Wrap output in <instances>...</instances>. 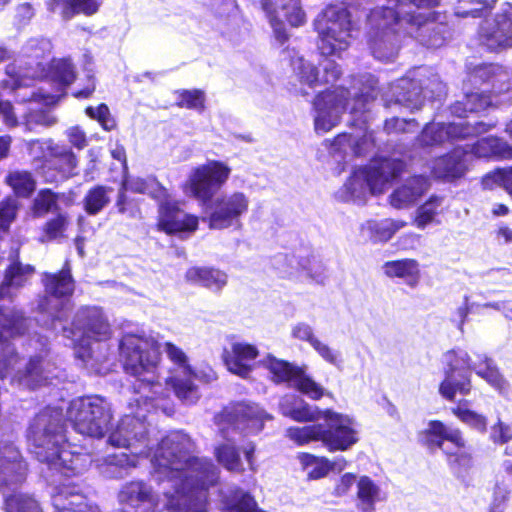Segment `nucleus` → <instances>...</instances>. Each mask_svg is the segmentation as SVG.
<instances>
[{"instance_id": "obj_1", "label": "nucleus", "mask_w": 512, "mask_h": 512, "mask_svg": "<svg viewBox=\"0 0 512 512\" xmlns=\"http://www.w3.org/2000/svg\"><path fill=\"white\" fill-rule=\"evenodd\" d=\"M196 447L192 438L182 431H170L157 445L153 456L155 470L174 484L175 497L189 509L202 512L207 493L219 482V470L206 457L192 455Z\"/></svg>"}, {"instance_id": "obj_2", "label": "nucleus", "mask_w": 512, "mask_h": 512, "mask_svg": "<svg viewBox=\"0 0 512 512\" xmlns=\"http://www.w3.org/2000/svg\"><path fill=\"white\" fill-rule=\"evenodd\" d=\"M27 439L36 458L65 477L82 474L91 463L88 454L76 451V446L68 443L61 409L45 407L38 412L29 424Z\"/></svg>"}, {"instance_id": "obj_3", "label": "nucleus", "mask_w": 512, "mask_h": 512, "mask_svg": "<svg viewBox=\"0 0 512 512\" xmlns=\"http://www.w3.org/2000/svg\"><path fill=\"white\" fill-rule=\"evenodd\" d=\"M51 325L71 340L74 349L89 347L92 341H107L112 336L111 325L103 309L94 305L80 306L68 321L65 306L61 304L51 316Z\"/></svg>"}, {"instance_id": "obj_4", "label": "nucleus", "mask_w": 512, "mask_h": 512, "mask_svg": "<svg viewBox=\"0 0 512 512\" xmlns=\"http://www.w3.org/2000/svg\"><path fill=\"white\" fill-rule=\"evenodd\" d=\"M119 361L125 374L136 378L141 387L160 385L156 371L161 362V345L152 336L125 333L119 340Z\"/></svg>"}, {"instance_id": "obj_5", "label": "nucleus", "mask_w": 512, "mask_h": 512, "mask_svg": "<svg viewBox=\"0 0 512 512\" xmlns=\"http://www.w3.org/2000/svg\"><path fill=\"white\" fill-rule=\"evenodd\" d=\"M417 441L431 453L441 450L457 477H463L474 467L470 446L459 428L449 429L441 420H430L427 427L417 433Z\"/></svg>"}, {"instance_id": "obj_6", "label": "nucleus", "mask_w": 512, "mask_h": 512, "mask_svg": "<svg viewBox=\"0 0 512 512\" xmlns=\"http://www.w3.org/2000/svg\"><path fill=\"white\" fill-rule=\"evenodd\" d=\"M323 416L324 423L290 427L287 436L299 446L320 441L331 453L347 451L358 442L357 431L350 418L331 410H326Z\"/></svg>"}, {"instance_id": "obj_7", "label": "nucleus", "mask_w": 512, "mask_h": 512, "mask_svg": "<svg viewBox=\"0 0 512 512\" xmlns=\"http://www.w3.org/2000/svg\"><path fill=\"white\" fill-rule=\"evenodd\" d=\"M66 419L77 433L100 439L110 427L112 413L103 397L86 395L70 402Z\"/></svg>"}, {"instance_id": "obj_8", "label": "nucleus", "mask_w": 512, "mask_h": 512, "mask_svg": "<svg viewBox=\"0 0 512 512\" xmlns=\"http://www.w3.org/2000/svg\"><path fill=\"white\" fill-rule=\"evenodd\" d=\"M381 17L385 20L381 28H377L369 37L368 45L372 55L380 61H391L401 47L400 30L396 26L403 23L420 26L421 15H401L395 8L383 7Z\"/></svg>"}, {"instance_id": "obj_9", "label": "nucleus", "mask_w": 512, "mask_h": 512, "mask_svg": "<svg viewBox=\"0 0 512 512\" xmlns=\"http://www.w3.org/2000/svg\"><path fill=\"white\" fill-rule=\"evenodd\" d=\"M35 170L47 184H59L76 176L78 157L71 147L55 143L52 139L46 142L41 156L34 158Z\"/></svg>"}, {"instance_id": "obj_10", "label": "nucleus", "mask_w": 512, "mask_h": 512, "mask_svg": "<svg viewBox=\"0 0 512 512\" xmlns=\"http://www.w3.org/2000/svg\"><path fill=\"white\" fill-rule=\"evenodd\" d=\"M444 358V379L440 382L438 392L447 401H455L456 394L467 396L473 385L471 371L473 370L470 355L460 349L446 351Z\"/></svg>"}, {"instance_id": "obj_11", "label": "nucleus", "mask_w": 512, "mask_h": 512, "mask_svg": "<svg viewBox=\"0 0 512 512\" xmlns=\"http://www.w3.org/2000/svg\"><path fill=\"white\" fill-rule=\"evenodd\" d=\"M230 174L231 168L226 163L210 160L192 170L187 185L194 198L202 204H208Z\"/></svg>"}, {"instance_id": "obj_12", "label": "nucleus", "mask_w": 512, "mask_h": 512, "mask_svg": "<svg viewBox=\"0 0 512 512\" xmlns=\"http://www.w3.org/2000/svg\"><path fill=\"white\" fill-rule=\"evenodd\" d=\"M199 226L196 215L187 213L180 200L172 198L169 191L165 198L157 201L155 228L168 236L194 233Z\"/></svg>"}, {"instance_id": "obj_13", "label": "nucleus", "mask_w": 512, "mask_h": 512, "mask_svg": "<svg viewBox=\"0 0 512 512\" xmlns=\"http://www.w3.org/2000/svg\"><path fill=\"white\" fill-rule=\"evenodd\" d=\"M41 284L44 295L40 296L37 302V310L40 313H51V298L57 300H69L75 293L76 281L72 274V267L66 260L61 269L55 272H42Z\"/></svg>"}, {"instance_id": "obj_14", "label": "nucleus", "mask_w": 512, "mask_h": 512, "mask_svg": "<svg viewBox=\"0 0 512 512\" xmlns=\"http://www.w3.org/2000/svg\"><path fill=\"white\" fill-rule=\"evenodd\" d=\"M211 212L207 218L210 229L223 230L239 223L247 213L249 199L242 192L223 194L211 203Z\"/></svg>"}, {"instance_id": "obj_15", "label": "nucleus", "mask_w": 512, "mask_h": 512, "mask_svg": "<svg viewBox=\"0 0 512 512\" xmlns=\"http://www.w3.org/2000/svg\"><path fill=\"white\" fill-rule=\"evenodd\" d=\"M117 499L120 512H156L158 496L143 480L126 482L120 488Z\"/></svg>"}, {"instance_id": "obj_16", "label": "nucleus", "mask_w": 512, "mask_h": 512, "mask_svg": "<svg viewBox=\"0 0 512 512\" xmlns=\"http://www.w3.org/2000/svg\"><path fill=\"white\" fill-rule=\"evenodd\" d=\"M221 416L227 424L241 430L260 432L266 420L272 416L267 414L259 405L247 402H237L222 411Z\"/></svg>"}, {"instance_id": "obj_17", "label": "nucleus", "mask_w": 512, "mask_h": 512, "mask_svg": "<svg viewBox=\"0 0 512 512\" xmlns=\"http://www.w3.org/2000/svg\"><path fill=\"white\" fill-rule=\"evenodd\" d=\"M405 168L400 159L381 158L359 170L372 194H381L386 185L398 178Z\"/></svg>"}, {"instance_id": "obj_18", "label": "nucleus", "mask_w": 512, "mask_h": 512, "mask_svg": "<svg viewBox=\"0 0 512 512\" xmlns=\"http://www.w3.org/2000/svg\"><path fill=\"white\" fill-rule=\"evenodd\" d=\"M315 29L319 34L318 49L322 55L331 56L348 47V23L326 20L325 25H323L322 20H318L315 23Z\"/></svg>"}, {"instance_id": "obj_19", "label": "nucleus", "mask_w": 512, "mask_h": 512, "mask_svg": "<svg viewBox=\"0 0 512 512\" xmlns=\"http://www.w3.org/2000/svg\"><path fill=\"white\" fill-rule=\"evenodd\" d=\"M24 317L21 312L0 306V378H5L11 357L15 349L11 340L3 335V331L12 333L23 324Z\"/></svg>"}, {"instance_id": "obj_20", "label": "nucleus", "mask_w": 512, "mask_h": 512, "mask_svg": "<svg viewBox=\"0 0 512 512\" xmlns=\"http://www.w3.org/2000/svg\"><path fill=\"white\" fill-rule=\"evenodd\" d=\"M10 455L0 454V491L17 492L27 477V463L16 451H9Z\"/></svg>"}, {"instance_id": "obj_21", "label": "nucleus", "mask_w": 512, "mask_h": 512, "mask_svg": "<svg viewBox=\"0 0 512 512\" xmlns=\"http://www.w3.org/2000/svg\"><path fill=\"white\" fill-rule=\"evenodd\" d=\"M259 356L258 349L249 343L235 342L230 349H224L222 353L223 363L227 369L235 375L246 378L252 371L249 362Z\"/></svg>"}, {"instance_id": "obj_22", "label": "nucleus", "mask_w": 512, "mask_h": 512, "mask_svg": "<svg viewBox=\"0 0 512 512\" xmlns=\"http://www.w3.org/2000/svg\"><path fill=\"white\" fill-rule=\"evenodd\" d=\"M294 71L299 82L301 84H306L309 87L333 84L339 80L342 75L340 66L336 62L331 61L327 66H325L324 75L320 78L318 68L302 57L296 60Z\"/></svg>"}, {"instance_id": "obj_23", "label": "nucleus", "mask_w": 512, "mask_h": 512, "mask_svg": "<svg viewBox=\"0 0 512 512\" xmlns=\"http://www.w3.org/2000/svg\"><path fill=\"white\" fill-rule=\"evenodd\" d=\"M466 154V150L456 147L438 157L432 168L433 175L449 182L462 178L467 172Z\"/></svg>"}, {"instance_id": "obj_24", "label": "nucleus", "mask_w": 512, "mask_h": 512, "mask_svg": "<svg viewBox=\"0 0 512 512\" xmlns=\"http://www.w3.org/2000/svg\"><path fill=\"white\" fill-rule=\"evenodd\" d=\"M493 95L490 91H471L463 95L449 106V112L457 118H467L471 114H480L495 107Z\"/></svg>"}, {"instance_id": "obj_25", "label": "nucleus", "mask_w": 512, "mask_h": 512, "mask_svg": "<svg viewBox=\"0 0 512 512\" xmlns=\"http://www.w3.org/2000/svg\"><path fill=\"white\" fill-rule=\"evenodd\" d=\"M185 280L213 291L222 290L228 282L227 274L212 266H192L185 272Z\"/></svg>"}, {"instance_id": "obj_26", "label": "nucleus", "mask_w": 512, "mask_h": 512, "mask_svg": "<svg viewBox=\"0 0 512 512\" xmlns=\"http://www.w3.org/2000/svg\"><path fill=\"white\" fill-rule=\"evenodd\" d=\"M427 188L428 182L424 176H412L391 193L389 202L397 209L408 207L417 201Z\"/></svg>"}, {"instance_id": "obj_27", "label": "nucleus", "mask_w": 512, "mask_h": 512, "mask_svg": "<svg viewBox=\"0 0 512 512\" xmlns=\"http://www.w3.org/2000/svg\"><path fill=\"white\" fill-rule=\"evenodd\" d=\"M147 438V431L138 419L122 421L109 435L108 442L114 447L131 448Z\"/></svg>"}, {"instance_id": "obj_28", "label": "nucleus", "mask_w": 512, "mask_h": 512, "mask_svg": "<svg viewBox=\"0 0 512 512\" xmlns=\"http://www.w3.org/2000/svg\"><path fill=\"white\" fill-rule=\"evenodd\" d=\"M54 512H99L98 508L88 503L87 498L68 487H61L52 498Z\"/></svg>"}, {"instance_id": "obj_29", "label": "nucleus", "mask_w": 512, "mask_h": 512, "mask_svg": "<svg viewBox=\"0 0 512 512\" xmlns=\"http://www.w3.org/2000/svg\"><path fill=\"white\" fill-rule=\"evenodd\" d=\"M487 46L495 52L512 48V6L498 15L495 27L487 35Z\"/></svg>"}, {"instance_id": "obj_30", "label": "nucleus", "mask_w": 512, "mask_h": 512, "mask_svg": "<svg viewBox=\"0 0 512 512\" xmlns=\"http://www.w3.org/2000/svg\"><path fill=\"white\" fill-rule=\"evenodd\" d=\"M263 367L269 372L270 380L276 384H287L292 386L300 369L302 367L294 365L293 363L279 359L274 355L268 354L262 361Z\"/></svg>"}, {"instance_id": "obj_31", "label": "nucleus", "mask_w": 512, "mask_h": 512, "mask_svg": "<svg viewBox=\"0 0 512 512\" xmlns=\"http://www.w3.org/2000/svg\"><path fill=\"white\" fill-rule=\"evenodd\" d=\"M349 90L336 86L319 92L313 101L315 111L332 112L345 110L349 101Z\"/></svg>"}, {"instance_id": "obj_32", "label": "nucleus", "mask_w": 512, "mask_h": 512, "mask_svg": "<svg viewBox=\"0 0 512 512\" xmlns=\"http://www.w3.org/2000/svg\"><path fill=\"white\" fill-rule=\"evenodd\" d=\"M384 273L389 278H401L406 283L415 287L420 280L419 263L413 258H403L387 261L383 265Z\"/></svg>"}, {"instance_id": "obj_33", "label": "nucleus", "mask_w": 512, "mask_h": 512, "mask_svg": "<svg viewBox=\"0 0 512 512\" xmlns=\"http://www.w3.org/2000/svg\"><path fill=\"white\" fill-rule=\"evenodd\" d=\"M45 78L58 90H65L76 79L75 66L69 59H52L46 68Z\"/></svg>"}, {"instance_id": "obj_34", "label": "nucleus", "mask_w": 512, "mask_h": 512, "mask_svg": "<svg viewBox=\"0 0 512 512\" xmlns=\"http://www.w3.org/2000/svg\"><path fill=\"white\" fill-rule=\"evenodd\" d=\"M473 370L477 376L485 380L498 393L502 395L508 394L510 384L492 358L483 356L476 366L473 367Z\"/></svg>"}, {"instance_id": "obj_35", "label": "nucleus", "mask_w": 512, "mask_h": 512, "mask_svg": "<svg viewBox=\"0 0 512 512\" xmlns=\"http://www.w3.org/2000/svg\"><path fill=\"white\" fill-rule=\"evenodd\" d=\"M120 187H125L126 192L129 191L135 194H146L156 202L159 201V199L165 198L168 191V189L162 185L155 176L124 179L121 182Z\"/></svg>"}, {"instance_id": "obj_36", "label": "nucleus", "mask_w": 512, "mask_h": 512, "mask_svg": "<svg viewBox=\"0 0 512 512\" xmlns=\"http://www.w3.org/2000/svg\"><path fill=\"white\" fill-rule=\"evenodd\" d=\"M35 268L30 264L23 265L18 259L10 263L4 272V279L0 284V299L5 298L11 287H22L28 277L34 274Z\"/></svg>"}, {"instance_id": "obj_37", "label": "nucleus", "mask_w": 512, "mask_h": 512, "mask_svg": "<svg viewBox=\"0 0 512 512\" xmlns=\"http://www.w3.org/2000/svg\"><path fill=\"white\" fill-rule=\"evenodd\" d=\"M5 183L19 198H30L36 190V180L28 170L9 171L5 176Z\"/></svg>"}, {"instance_id": "obj_38", "label": "nucleus", "mask_w": 512, "mask_h": 512, "mask_svg": "<svg viewBox=\"0 0 512 512\" xmlns=\"http://www.w3.org/2000/svg\"><path fill=\"white\" fill-rule=\"evenodd\" d=\"M3 509L5 512H43L41 503L35 495L24 492L5 494Z\"/></svg>"}, {"instance_id": "obj_39", "label": "nucleus", "mask_w": 512, "mask_h": 512, "mask_svg": "<svg viewBox=\"0 0 512 512\" xmlns=\"http://www.w3.org/2000/svg\"><path fill=\"white\" fill-rule=\"evenodd\" d=\"M112 187L97 184L85 193L82 204L84 211L91 216L99 214L109 203Z\"/></svg>"}, {"instance_id": "obj_40", "label": "nucleus", "mask_w": 512, "mask_h": 512, "mask_svg": "<svg viewBox=\"0 0 512 512\" xmlns=\"http://www.w3.org/2000/svg\"><path fill=\"white\" fill-rule=\"evenodd\" d=\"M98 7L96 0H52L51 2V10L59 9L65 19H70L80 13L92 15L98 10Z\"/></svg>"}, {"instance_id": "obj_41", "label": "nucleus", "mask_w": 512, "mask_h": 512, "mask_svg": "<svg viewBox=\"0 0 512 512\" xmlns=\"http://www.w3.org/2000/svg\"><path fill=\"white\" fill-rule=\"evenodd\" d=\"M59 194L50 188L40 189L34 197L30 210L34 218H42L59 209Z\"/></svg>"}, {"instance_id": "obj_42", "label": "nucleus", "mask_w": 512, "mask_h": 512, "mask_svg": "<svg viewBox=\"0 0 512 512\" xmlns=\"http://www.w3.org/2000/svg\"><path fill=\"white\" fill-rule=\"evenodd\" d=\"M70 224V217L66 212H58L49 218L41 227V241L50 242L65 236Z\"/></svg>"}, {"instance_id": "obj_43", "label": "nucleus", "mask_w": 512, "mask_h": 512, "mask_svg": "<svg viewBox=\"0 0 512 512\" xmlns=\"http://www.w3.org/2000/svg\"><path fill=\"white\" fill-rule=\"evenodd\" d=\"M406 222L401 220L383 219L381 221L368 222L370 237L374 242H387L397 231L403 228Z\"/></svg>"}, {"instance_id": "obj_44", "label": "nucleus", "mask_w": 512, "mask_h": 512, "mask_svg": "<svg viewBox=\"0 0 512 512\" xmlns=\"http://www.w3.org/2000/svg\"><path fill=\"white\" fill-rule=\"evenodd\" d=\"M178 108L203 112L205 110L206 95L202 89H179L175 91Z\"/></svg>"}, {"instance_id": "obj_45", "label": "nucleus", "mask_w": 512, "mask_h": 512, "mask_svg": "<svg viewBox=\"0 0 512 512\" xmlns=\"http://www.w3.org/2000/svg\"><path fill=\"white\" fill-rule=\"evenodd\" d=\"M216 460L230 472H243L239 450L236 446L222 443L215 448Z\"/></svg>"}, {"instance_id": "obj_46", "label": "nucleus", "mask_w": 512, "mask_h": 512, "mask_svg": "<svg viewBox=\"0 0 512 512\" xmlns=\"http://www.w3.org/2000/svg\"><path fill=\"white\" fill-rule=\"evenodd\" d=\"M116 213L128 218L136 219L141 217V201L129 197L125 191V187H119L117 197L114 203Z\"/></svg>"}, {"instance_id": "obj_47", "label": "nucleus", "mask_w": 512, "mask_h": 512, "mask_svg": "<svg viewBox=\"0 0 512 512\" xmlns=\"http://www.w3.org/2000/svg\"><path fill=\"white\" fill-rule=\"evenodd\" d=\"M292 386L301 394L312 400H320L325 393L324 388L309 376L302 367Z\"/></svg>"}, {"instance_id": "obj_48", "label": "nucleus", "mask_w": 512, "mask_h": 512, "mask_svg": "<svg viewBox=\"0 0 512 512\" xmlns=\"http://www.w3.org/2000/svg\"><path fill=\"white\" fill-rule=\"evenodd\" d=\"M451 412L457 417V419L472 429H475L480 433H485L487 431L488 420L486 416L463 407L461 402L457 406L453 407Z\"/></svg>"}, {"instance_id": "obj_49", "label": "nucleus", "mask_w": 512, "mask_h": 512, "mask_svg": "<svg viewBox=\"0 0 512 512\" xmlns=\"http://www.w3.org/2000/svg\"><path fill=\"white\" fill-rule=\"evenodd\" d=\"M502 145L498 137H483L471 145L470 152L478 158H491L503 154Z\"/></svg>"}, {"instance_id": "obj_50", "label": "nucleus", "mask_w": 512, "mask_h": 512, "mask_svg": "<svg viewBox=\"0 0 512 512\" xmlns=\"http://www.w3.org/2000/svg\"><path fill=\"white\" fill-rule=\"evenodd\" d=\"M20 203L13 196H7L0 201V236L10 231L11 224L16 220Z\"/></svg>"}, {"instance_id": "obj_51", "label": "nucleus", "mask_w": 512, "mask_h": 512, "mask_svg": "<svg viewBox=\"0 0 512 512\" xmlns=\"http://www.w3.org/2000/svg\"><path fill=\"white\" fill-rule=\"evenodd\" d=\"M419 143L423 147L437 146L448 141L445 129V122L426 124L419 137Z\"/></svg>"}, {"instance_id": "obj_52", "label": "nucleus", "mask_w": 512, "mask_h": 512, "mask_svg": "<svg viewBox=\"0 0 512 512\" xmlns=\"http://www.w3.org/2000/svg\"><path fill=\"white\" fill-rule=\"evenodd\" d=\"M443 197L432 195L417 210L415 222L418 228H425L439 212Z\"/></svg>"}, {"instance_id": "obj_53", "label": "nucleus", "mask_w": 512, "mask_h": 512, "mask_svg": "<svg viewBox=\"0 0 512 512\" xmlns=\"http://www.w3.org/2000/svg\"><path fill=\"white\" fill-rule=\"evenodd\" d=\"M227 509L231 512H252L257 506L255 498L247 491L234 490L227 498Z\"/></svg>"}, {"instance_id": "obj_54", "label": "nucleus", "mask_w": 512, "mask_h": 512, "mask_svg": "<svg viewBox=\"0 0 512 512\" xmlns=\"http://www.w3.org/2000/svg\"><path fill=\"white\" fill-rule=\"evenodd\" d=\"M378 485L368 476H361L357 483V497L361 503L368 506L369 510H374V504L379 495Z\"/></svg>"}, {"instance_id": "obj_55", "label": "nucleus", "mask_w": 512, "mask_h": 512, "mask_svg": "<svg viewBox=\"0 0 512 512\" xmlns=\"http://www.w3.org/2000/svg\"><path fill=\"white\" fill-rule=\"evenodd\" d=\"M168 383L179 399L190 403H194L198 399L197 386L191 378L184 379L174 376L168 379Z\"/></svg>"}, {"instance_id": "obj_56", "label": "nucleus", "mask_w": 512, "mask_h": 512, "mask_svg": "<svg viewBox=\"0 0 512 512\" xmlns=\"http://www.w3.org/2000/svg\"><path fill=\"white\" fill-rule=\"evenodd\" d=\"M286 21L292 27H300L306 23V13L302 8L301 0H288L281 6Z\"/></svg>"}, {"instance_id": "obj_57", "label": "nucleus", "mask_w": 512, "mask_h": 512, "mask_svg": "<svg viewBox=\"0 0 512 512\" xmlns=\"http://www.w3.org/2000/svg\"><path fill=\"white\" fill-rule=\"evenodd\" d=\"M294 401H296V405L298 406L296 410H292L290 412L291 420L295 422L306 423L317 421L321 417V411H319L317 408H313L302 398L295 399Z\"/></svg>"}, {"instance_id": "obj_58", "label": "nucleus", "mask_w": 512, "mask_h": 512, "mask_svg": "<svg viewBox=\"0 0 512 512\" xmlns=\"http://www.w3.org/2000/svg\"><path fill=\"white\" fill-rule=\"evenodd\" d=\"M336 465H339V469H342L346 465V460L341 458L331 462L327 457H319L315 462V466L308 472V478L312 480L321 479L334 470Z\"/></svg>"}, {"instance_id": "obj_59", "label": "nucleus", "mask_w": 512, "mask_h": 512, "mask_svg": "<svg viewBox=\"0 0 512 512\" xmlns=\"http://www.w3.org/2000/svg\"><path fill=\"white\" fill-rule=\"evenodd\" d=\"M86 114L97 120L105 131H111L117 126L116 121L110 115L109 107L105 103L99 104L96 108L87 107Z\"/></svg>"}, {"instance_id": "obj_60", "label": "nucleus", "mask_w": 512, "mask_h": 512, "mask_svg": "<svg viewBox=\"0 0 512 512\" xmlns=\"http://www.w3.org/2000/svg\"><path fill=\"white\" fill-rule=\"evenodd\" d=\"M502 69L499 65L492 63L482 64L474 69L472 77L475 83H491L496 81V78L500 75Z\"/></svg>"}, {"instance_id": "obj_61", "label": "nucleus", "mask_w": 512, "mask_h": 512, "mask_svg": "<svg viewBox=\"0 0 512 512\" xmlns=\"http://www.w3.org/2000/svg\"><path fill=\"white\" fill-rule=\"evenodd\" d=\"M168 359L180 368H183L189 375L193 374L192 367L189 364L185 352L172 342L164 344Z\"/></svg>"}, {"instance_id": "obj_62", "label": "nucleus", "mask_w": 512, "mask_h": 512, "mask_svg": "<svg viewBox=\"0 0 512 512\" xmlns=\"http://www.w3.org/2000/svg\"><path fill=\"white\" fill-rule=\"evenodd\" d=\"M511 491L503 483L497 482L493 489L489 512H504L509 501Z\"/></svg>"}, {"instance_id": "obj_63", "label": "nucleus", "mask_w": 512, "mask_h": 512, "mask_svg": "<svg viewBox=\"0 0 512 512\" xmlns=\"http://www.w3.org/2000/svg\"><path fill=\"white\" fill-rule=\"evenodd\" d=\"M445 129L449 142L471 138V127L469 122H447L445 123Z\"/></svg>"}, {"instance_id": "obj_64", "label": "nucleus", "mask_w": 512, "mask_h": 512, "mask_svg": "<svg viewBox=\"0 0 512 512\" xmlns=\"http://www.w3.org/2000/svg\"><path fill=\"white\" fill-rule=\"evenodd\" d=\"M409 126H418L415 119H404L399 117H391L384 121L383 130L387 134H400L406 133Z\"/></svg>"}]
</instances>
